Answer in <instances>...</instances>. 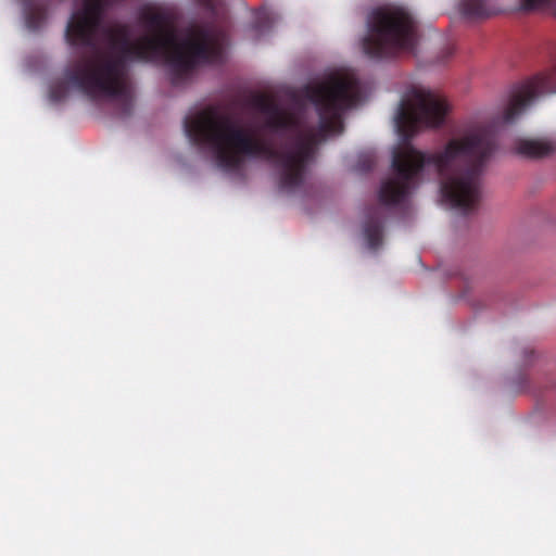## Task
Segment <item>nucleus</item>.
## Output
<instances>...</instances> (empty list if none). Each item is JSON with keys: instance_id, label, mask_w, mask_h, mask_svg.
Here are the masks:
<instances>
[{"instance_id": "4", "label": "nucleus", "mask_w": 556, "mask_h": 556, "mask_svg": "<svg viewBox=\"0 0 556 556\" xmlns=\"http://www.w3.org/2000/svg\"><path fill=\"white\" fill-rule=\"evenodd\" d=\"M417 25L413 16L400 8H378L367 20L363 51L372 60L389 59L401 52L414 53Z\"/></svg>"}, {"instance_id": "12", "label": "nucleus", "mask_w": 556, "mask_h": 556, "mask_svg": "<svg viewBox=\"0 0 556 556\" xmlns=\"http://www.w3.org/2000/svg\"><path fill=\"white\" fill-rule=\"evenodd\" d=\"M374 160L371 156H367L363 164L359 166V170L367 172L374 167Z\"/></svg>"}, {"instance_id": "9", "label": "nucleus", "mask_w": 556, "mask_h": 556, "mask_svg": "<svg viewBox=\"0 0 556 556\" xmlns=\"http://www.w3.org/2000/svg\"><path fill=\"white\" fill-rule=\"evenodd\" d=\"M25 24L29 30H39L47 21L48 10L46 0H22Z\"/></svg>"}, {"instance_id": "7", "label": "nucleus", "mask_w": 556, "mask_h": 556, "mask_svg": "<svg viewBox=\"0 0 556 556\" xmlns=\"http://www.w3.org/2000/svg\"><path fill=\"white\" fill-rule=\"evenodd\" d=\"M383 218V210L380 206H370L367 210L363 232L370 250H377L382 244Z\"/></svg>"}, {"instance_id": "10", "label": "nucleus", "mask_w": 556, "mask_h": 556, "mask_svg": "<svg viewBox=\"0 0 556 556\" xmlns=\"http://www.w3.org/2000/svg\"><path fill=\"white\" fill-rule=\"evenodd\" d=\"M454 47L447 46L443 49L442 54L440 59L438 60L439 63H445L453 54H454Z\"/></svg>"}, {"instance_id": "11", "label": "nucleus", "mask_w": 556, "mask_h": 556, "mask_svg": "<svg viewBox=\"0 0 556 556\" xmlns=\"http://www.w3.org/2000/svg\"><path fill=\"white\" fill-rule=\"evenodd\" d=\"M198 2L208 11H215L216 0H198Z\"/></svg>"}, {"instance_id": "5", "label": "nucleus", "mask_w": 556, "mask_h": 556, "mask_svg": "<svg viewBox=\"0 0 556 556\" xmlns=\"http://www.w3.org/2000/svg\"><path fill=\"white\" fill-rule=\"evenodd\" d=\"M552 93H556V49L553 53V65L548 70L514 87L506 109L494 124L513 123L534 99Z\"/></svg>"}, {"instance_id": "3", "label": "nucleus", "mask_w": 556, "mask_h": 556, "mask_svg": "<svg viewBox=\"0 0 556 556\" xmlns=\"http://www.w3.org/2000/svg\"><path fill=\"white\" fill-rule=\"evenodd\" d=\"M448 112L447 102L437 93L412 88L400 101L394 116L403 147L393 152L395 177L384 180L379 190L383 205L401 203L424 168H433L441 178L443 199L462 214L475 212L482 199V174L496 149L491 126L477 125L450 139L437 152H421L409 142L424 127L441 126Z\"/></svg>"}, {"instance_id": "2", "label": "nucleus", "mask_w": 556, "mask_h": 556, "mask_svg": "<svg viewBox=\"0 0 556 556\" xmlns=\"http://www.w3.org/2000/svg\"><path fill=\"white\" fill-rule=\"evenodd\" d=\"M319 117L318 127L302 130L299 119L265 94L253 97V106L266 115V127L273 131H294V137L281 149H274L260 139L250 127L214 109H205L184 121L190 142L210 151L216 165L227 173L239 172L247 160L264 157L278 168L279 188L291 192L300 188L306 168L318 143L344 129L343 113L361 99L358 81L349 76L331 77L328 81L307 85L302 91Z\"/></svg>"}, {"instance_id": "6", "label": "nucleus", "mask_w": 556, "mask_h": 556, "mask_svg": "<svg viewBox=\"0 0 556 556\" xmlns=\"http://www.w3.org/2000/svg\"><path fill=\"white\" fill-rule=\"evenodd\" d=\"M513 151L525 159H544L556 154V140L549 138H519L515 141Z\"/></svg>"}, {"instance_id": "8", "label": "nucleus", "mask_w": 556, "mask_h": 556, "mask_svg": "<svg viewBox=\"0 0 556 556\" xmlns=\"http://www.w3.org/2000/svg\"><path fill=\"white\" fill-rule=\"evenodd\" d=\"M458 10L463 17L470 21L485 20L498 13L492 0H460Z\"/></svg>"}, {"instance_id": "1", "label": "nucleus", "mask_w": 556, "mask_h": 556, "mask_svg": "<svg viewBox=\"0 0 556 556\" xmlns=\"http://www.w3.org/2000/svg\"><path fill=\"white\" fill-rule=\"evenodd\" d=\"M103 0H84L65 29V39L73 48H88L89 55L71 62L63 77L50 86V99L60 102L73 88L91 100L121 99L130 111L128 64L131 61L152 62L164 59L172 72L173 85L180 84L198 65L219 61L222 49L211 31L191 27L179 40L169 15L144 9L140 21L149 31L131 40L126 24H103Z\"/></svg>"}]
</instances>
